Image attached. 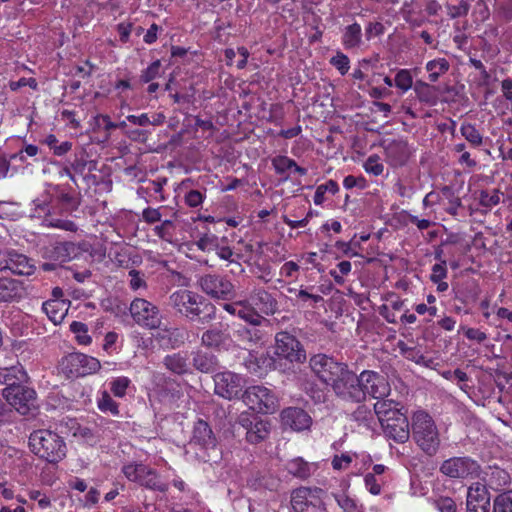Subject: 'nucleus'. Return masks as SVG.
Returning a JSON list of instances; mask_svg holds the SVG:
<instances>
[{
  "label": "nucleus",
  "instance_id": "1",
  "mask_svg": "<svg viewBox=\"0 0 512 512\" xmlns=\"http://www.w3.org/2000/svg\"><path fill=\"white\" fill-rule=\"evenodd\" d=\"M309 366L315 376L324 384L331 386L335 395L341 398L345 385L354 379V372L347 364L336 361L326 354L313 355Z\"/></svg>",
  "mask_w": 512,
  "mask_h": 512
},
{
  "label": "nucleus",
  "instance_id": "2",
  "mask_svg": "<svg viewBox=\"0 0 512 512\" xmlns=\"http://www.w3.org/2000/svg\"><path fill=\"white\" fill-rule=\"evenodd\" d=\"M390 393L387 380L380 374L370 370H364L360 375L354 373V379L347 383L341 395L342 400L354 403L365 401L370 395L374 399H383Z\"/></svg>",
  "mask_w": 512,
  "mask_h": 512
},
{
  "label": "nucleus",
  "instance_id": "3",
  "mask_svg": "<svg viewBox=\"0 0 512 512\" xmlns=\"http://www.w3.org/2000/svg\"><path fill=\"white\" fill-rule=\"evenodd\" d=\"M390 393L387 380L380 374L370 370H364L360 375L354 373V379L347 383L341 395L342 400L354 403L365 401L370 395L374 399H383Z\"/></svg>",
  "mask_w": 512,
  "mask_h": 512
},
{
  "label": "nucleus",
  "instance_id": "4",
  "mask_svg": "<svg viewBox=\"0 0 512 512\" xmlns=\"http://www.w3.org/2000/svg\"><path fill=\"white\" fill-rule=\"evenodd\" d=\"M169 305L181 316L208 324L216 319V307L199 294L182 289L173 292L169 297Z\"/></svg>",
  "mask_w": 512,
  "mask_h": 512
},
{
  "label": "nucleus",
  "instance_id": "5",
  "mask_svg": "<svg viewBox=\"0 0 512 512\" xmlns=\"http://www.w3.org/2000/svg\"><path fill=\"white\" fill-rule=\"evenodd\" d=\"M29 447L36 456L49 463H58L67 452L63 438L49 429L33 431L29 436Z\"/></svg>",
  "mask_w": 512,
  "mask_h": 512
},
{
  "label": "nucleus",
  "instance_id": "6",
  "mask_svg": "<svg viewBox=\"0 0 512 512\" xmlns=\"http://www.w3.org/2000/svg\"><path fill=\"white\" fill-rule=\"evenodd\" d=\"M189 445L195 450L198 460L204 463H216L221 459V449L210 425L199 419L195 422Z\"/></svg>",
  "mask_w": 512,
  "mask_h": 512
},
{
  "label": "nucleus",
  "instance_id": "7",
  "mask_svg": "<svg viewBox=\"0 0 512 512\" xmlns=\"http://www.w3.org/2000/svg\"><path fill=\"white\" fill-rule=\"evenodd\" d=\"M412 437L419 448L429 456L437 453L440 446L438 429L432 417L424 412L417 411L412 417Z\"/></svg>",
  "mask_w": 512,
  "mask_h": 512
},
{
  "label": "nucleus",
  "instance_id": "8",
  "mask_svg": "<svg viewBox=\"0 0 512 512\" xmlns=\"http://www.w3.org/2000/svg\"><path fill=\"white\" fill-rule=\"evenodd\" d=\"M243 402L253 411L272 414L278 408V398L267 387L256 385L248 387L242 394Z\"/></svg>",
  "mask_w": 512,
  "mask_h": 512
},
{
  "label": "nucleus",
  "instance_id": "9",
  "mask_svg": "<svg viewBox=\"0 0 512 512\" xmlns=\"http://www.w3.org/2000/svg\"><path fill=\"white\" fill-rule=\"evenodd\" d=\"M325 492L321 488L300 487L292 491L291 505L295 512H325Z\"/></svg>",
  "mask_w": 512,
  "mask_h": 512
},
{
  "label": "nucleus",
  "instance_id": "10",
  "mask_svg": "<svg viewBox=\"0 0 512 512\" xmlns=\"http://www.w3.org/2000/svg\"><path fill=\"white\" fill-rule=\"evenodd\" d=\"M61 367L69 377H82L99 371L101 364L92 356L75 352L62 359Z\"/></svg>",
  "mask_w": 512,
  "mask_h": 512
},
{
  "label": "nucleus",
  "instance_id": "11",
  "mask_svg": "<svg viewBox=\"0 0 512 512\" xmlns=\"http://www.w3.org/2000/svg\"><path fill=\"white\" fill-rule=\"evenodd\" d=\"M440 472L453 479H466L477 477L481 466L470 457H452L444 460L440 466Z\"/></svg>",
  "mask_w": 512,
  "mask_h": 512
},
{
  "label": "nucleus",
  "instance_id": "12",
  "mask_svg": "<svg viewBox=\"0 0 512 512\" xmlns=\"http://www.w3.org/2000/svg\"><path fill=\"white\" fill-rule=\"evenodd\" d=\"M133 320L148 329H158L161 326V314L158 307L143 298H135L130 304Z\"/></svg>",
  "mask_w": 512,
  "mask_h": 512
},
{
  "label": "nucleus",
  "instance_id": "13",
  "mask_svg": "<svg viewBox=\"0 0 512 512\" xmlns=\"http://www.w3.org/2000/svg\"><path fill=\"white\" fill-rule=\"evenodd\" d=\"M197 283L202 292L214 299L230 300L235 293L231 281L218 274L202 275Z\"/></svg>",
  "mask_w": 512,
  "mask_h": 512
},
{
  "label": "nucleus",
  "instance_id": "14",
  "mask_svg": "<svg viewBox=\"0 0 512 512\" xmlns=\"http://www.w3.org/2000/svg\"><path fill=\"white\" fill-rule=\"evenodd\" d=\"M275 354L290 362L303 363L306 352L298 339L286 331L278 332L275 336Z\"/></svg>",
  "mask_w": 512,
  "mask_h": 512
},
{
  "label": "nucleus",
  "instance_id": "15",
  "mask_svg": "<svg viewBox=\"0 0 512 512\" xmlns=\"http://www.w3.org/2000/svg\"><path fill=\"white\" fill-rule=\"evenodd\" d=\"M3 396L20 414L26 415L36 407V392L24 385L4 388Z\"/></svg>",
  "mask_w": 512,
  "mask_h": 512
},
{
  "label": "nucleus",
  "instance_id": "16",
  "mask_svg": "<svg viewBox=\"0 0 512 512\" xmlns=\"http://www.w3.org/2000/svg\"><path fill=\"white\" fill-rule=\"evenodd\" d=\"M214 385L215 394L232 400L241 395L245 380L239 374L227 371L214 376Z\"/></svg>",
  "mask_w": 512,
  "mask_h": 512
},
{
  "label": "nucleus",
  "instance_id": "17",
  "mask_svg": "<svg viewBox=\"0 0 512 512\" xmlns=\"http://www.w3.org/2000/svg\"><path fill=\"white\" fill-rule=\"evenodd\" d=\"M0 260L3 262V270H10L17 275H31L35 269L31 259L13 249L0 250Z\"/></svg>",
  "mask_w": 512,
  "mask_h": 512
},
{
  "label": "nucleus",
  "instance_id": "18",
  "mask_svg": "<svg viewBox=\"0 0 512 512\" xmlns=\"http://www.w3.org/2000/svg\"><path fill=\"white\" fill-rule=\"evenodd\" d=\"M239 423L246 429V440L251 444H258L265 440L270 434V424L257 416L252 419L241 415Z\"/></svg>",
  "mask_w": 512,
  "mask_h": 512
},
{
  "label": "nucleus",
  "instance_id": "19",
  "mask_svg": "<svg viewBox=\"0 0 512 512\" xmlns=\"http://www.w3.org/2000/svg\"><path fill=\"white\" fill-rule=\"evenodd\" d=\"M384 434L397 443H405L410 437L409 421L404 413H400L388 422L381 423Z\"/></svg>",
  "mask_w": 512,
  "mask_h": 512
},
{
  "label": "nucleus",
  "instance_id": "20",
  "mask_svg": "<svg viewBox=\"0 0 512 512\" xmlns=\"http://www.w3.org/2000/svg\"><path fill=\"white\" fill-rule=\"evenodd\" d=\"M281 421L284 426L290 427L294 431H304L310 429L312 425L311 416L302 408L288 407L281 412Z\"/></svg>",
  "mask_w": 512,
  "mask_h": 512
},
{
  "label": "nucleus",
  "instance_id": "21",
  "mask_svg": "<svg viewBox=\"0 0 512 512\" xmlns=\"http://www.w3.org/2000/svg\"><path fill=\"white\" fill-rule=\"evenodd\" d=\"M387 162L393 167H400L407 163L411 150L406 140L394 139L384 146Z\"/></svg>",
  "mask_w": 512,
  "mask_h": 512
},
{
  "label": "nucleus",
  "instance_id": "22",
  "mask_svg": "<svg viewBox=\"0 0 512 512\" xmlns=\"http://www.w3.org/2000/svg\"><path fill=\"white\" fill-rule=\"evenodd\" d=\"M466 512H489L490 497L485 486L477 484L470 487L467 493Z\"/></svg>",
  "mask_w": 512,
  "mask_h": 512
},
{
  "label": "nucleus",
  "instance_id": "23",
  "mask_svg": "<svg viewBox=\"0 0 512 512\" xmlns=\"http://www.w3.org/2000/svg\"><path fill=\"white\" fill-rule=\"evenodd\" d=\"M77 248L73 242H59L45 248L44 257L59 265L70 261L76 254Z\"/></svg>",
  "mask_w": 512,
  "mask_h": 512
},
{
  "label": "nucleus",
  "instance_id": "24",
  "mask_svg": "<svg viewBox=\"0 0 512 512\" xmlns=\"http://www.w3.org/2000/svg\"><path fill=\"white\" fill-rule=\"evenodd\" d=\"M252 304L263 314L273 315L278 310L277 300L266 290L256 289L250 296Z\"/></svg>",
  "mask_w": 512,
  "mask_h": 512
},
{
  "label": "nucleus",
  "instance_id": "25",
  "mask_svg": "<svg viewBox=\"0 0 512 512\" xmlns=\"http://www.w3.org/2000/svg\"><path fill=\"white\" fill-rule=\"evenodd\" d=\"M22 283L9 277H0V302H13L22 298Z\"/></svg>",
  "mask_w": 512,
  "mask_h": 512
},
{
  "label": "nucleus",
  "instance_id": "26",
  "mask_svg": "<svg viewBox=\"0 0 512 512\" xmlns=\"http://www.w3.org/2000/svg\"><path fill=\"white\" fill-rule=\"evenodd\" d=\"M187 353L176 352L166 355L163 365L167 370L176 375H184L190 371Z\"/></svg>",
  "mask_w": 512,
  "mask_h": 512
},
{
  "label": "nucleus",
  "instance_id": "27",
  "mask_svg": "<svg viewBox=\"0 0 512 512\" xmlns=\"http://www.w3.org/2000/svg\"><path fill=\"white\" fill-rule=\"evenodd\" d=\"M27 379V374L21 365L0 368V383L6 388H13L21 385Z\"/></svg>",
  "mask_w": 512,
  "mask_h": 512
},
{
  "label": "nucleus",
  "instance_id": "28",
  "mask_svg": "<svg viewBox=\"0 0 512 512\" xmlns=\"http://www.w3.org/2000/svg\"><path fill=\"white\" fill-rule=\"evenodd\" d=\"M192 364L193 367L202 373L214 372L218 366V361L215 355L197 350L193 352Z\"/></svg>",
  "mask_w": 512,
  "mask_h": 512
},
{
  "label": "nucleus",
  "instance_id": "29",
  "mask_svg": "<svg viewBox=\"0 0 512 512\" xmlns=\"http://www.w3.org/2000/svg\"><path fill=\"white\" fill-rule=\"evenodd\" d=\"M138 483L147 489L163 493L168 491L169 488L167 483L161 481L157 471L146 465Z\"/></svg>",
  "mask_w": 512,
  "mask_h": 512
},
{
  "label": "nucleus",
  "instance_id": "30",
  "mask_svg": "<svg viewBox=\"0 0 512 512\" xmlns=\"http://www.w3.org/2000/svg\"><path fill=\"white\" fill-rule=\"evenodd\" d=\"M286 468L291 475L300 479H307L316 470L314 464L308 463L300 457L288 461Z\"/></svg>",
  "mask_w": 512,
  "mask_h": 512
},
{
  "label": "nucleus",
  "instance_id": "31",
  "mask_svg": "<svg viewBox=\"0 0 512 512\" xmlns=\"http://www.w3.org/2000/svg\"><path fill=\"white\" fill-rule=\"evenodd\" d=\"M228 339V335L221 326H214L206 330L201 337V344L208 348H218Z\"/></svg>",
  "mask_w": 512,
  "mask_h": 512
},
{
  "label": "nucleus",
  "instance_id": "32",
  "mask_svg": "<svg viewBox=\"0 0 512 512\" xmlns=\"http://www.w3.org/2000/svg\"><path fill=\"white\" fill-rule=\"evenodd\" d=\"M374 404V412L381 423L388 422L389 419L401 413V409L397 408L391 400L377 399Z\"/></svg>",
  "mask_w": 512,
  "mask_h": 512
},
{
  "label": "nucleus",
  "instance_id": "33",
  "mask_svg": "<svg viewBox=\"0 0 512 512\" xmlns=\"http://www.w3.org/2000/svg\"><path fill=\"white\" fill-rule=\"evenodd\" d=\"M362 30L358 23H353L345 28L342 43L346 49L359 47L361 44Z\"/></svg>",
  "mask_w": 512,
  "mask_h": 512
},
{
  "label": "nucleus",
  "instance_id": "34",
  "mask_svg": "<svg viewBox=\"0 0 512 512\" xmlns=\"http://www.w3.org/2000/svg\"><path fill=\"white\" fill-rule=\"evenodd\" d=\"M42 309L54 324L61 323L64 319L65 309L63 302L49 300L43 303Z\"/></svg>",
  "mask_w": 512,
  "mask_h": 512
},
{
  "label": "nucleus",
  "instance_id": "35",
  "mask_svg": "<svg viewBox=\"0 0 512 512\" xmlns=\"http://www.w3.org/2000/svg\"><path fill=\"white\" fill-rule=\"evenodd\" d=\"M236 336L242 344L251 345L257 344L262 340L263 332L257 326L251 328L241 327L236 331Z\"/></svg>",
  "mask_w": 512,
  "mask_h": 512
},
{
  "label": "nucleus",
  "instance_id": "36",
  "mask_svg": "<svg viewBox=\"0 0 512 512\" xmlns=\"http://www.w3.org/2000/svg\"><path fill=\"white\" fill-rule=\"evenodd\" d=\"M436 87L429 85L423 81H416L414 84V92L420 102L433 104L436 101Z\"/></svg>",
  "mask_w": 512,
  "mask_h": 512
},
{
  "label": "nucleus",
  "instance_id": "37",
  "mask_svg": "<svg viewBox=\"0 0 512 512\" xmlns=\"http://www.w3.org/2000/svg\"><path fill=\"white\" fill-rule=\"evenodd\" d=\"M237 316L252 326H259L265 321V318L256 311L255 307L247 306L244 302H241L237 310Z\"/></svg>",
  "mask_w": 512,
  "mask_h": 512
},
{
  "label": "nucleus",
  "instance_id": "38",
  "mask_svg": "<svg viewBox=\"0 0 512 512\" xmlns=\"http://www.w3.org/2000/svg\"><path fill=\"white\" fill-rule=\"evenodd\" d=\"M449 62L445 58H439L429 61L426 64V70L430 72L429 80L436 82L440 75L446 73L449 70Z\"/></svg>",
  "mask_w": 512,
  "mask_h": 512
},
{
  "label": "nucleus",
  "instance_id": "39",
  "mask_svg": "<svg viewBox=\"0 0 512 512\" xmlns=\"http://www.w3.org/2000/svg\"><path fill=\"white\" fill-rule=\"evenodd\" d=\"M460 132L471 145L479 147L483 144V137L474 125L463 123Z\"/></svg>",
  "mask_w": 512,
  "mask_h": 512
},
{
  "label": "nucleus",
  "instance_id": "40",
  "mask_svg": "<svg viewBox=\"0 0 512 512\" xmlns=\"http://www.w3.org/2000/svg\"><path fill=\"white\" fill-rule=\"evenodd\" d=\"M493 512H512V490L505 491L495 497Z\"/></svg>",
  "mask_w": 512,
  "mask_h": 512
},
{
  "label": "nucleus",
  "instance_id": "41",
  "mask_svg": "<svg viewBox=\"0 0 512 512\" xmlns=\"http://www.w3.org/2000/svg\"><path fill=\"white\" fill-rule=\"evenodd\" d=\"M397 347L399 348L401 354L406 357L408 360L415 362L416 364L424 363L425 357L416 347L408 346L404 341H398Z\"/></svg>",
  "mask_w": 512,
  "mask_h": 512
},
{
  "label": "nucleus",
  "instance_id": "42",
  "mask_svg": "<svg viewBox=\"0 0 512 512\" xmlns=\"http://www.w3.org/2000/svg\"><path fill=\"white\" fill-rule=\"evenodd\" d=\"M70 330L75 334L76 340L80 345L90 344L91 337L88 335V327L86 324L73 321L70 324Z\"/></svg>",
  "mask_w": 512,
  "mask_h": 512
},
{
  "label": "nucleus",
  "instance_id": "43",
  "mask_svg": "<svg viewBox=\"0 0 512 512\" xmlns=\"http://www.w3.org/2000/svg\"><path fill=\"white\" fill-rule=\"evenodd\" d=\"M45 143L53 150V153L57 156H62L68 153L72 148V143L69 141L58 144V140L55 135L50 134L46 137Z\"/></svg>",
  "mask_w": 512,
  "mask_h": 512
},
{
  "label": "nucleus",
  "instance_id": "44",
  "mask_svg": "<svg viewBox=\"0 0 512 512\" xmlns=\"http://www.w3.org/2000/svg\"><path fill=\"white\" fill-rule=\"evenodd\" d=\"M145 470V465L142 463H129L123 466L122 472L125 477L132 482H139L143 471Z\"/></svg>",
  "mask_w": 512,
  "mask_h": 512
},
{
  "label": "nucleus",
  "instance_id": "45",
  "mask_svg": "<svg viewBox=\"0 0 512 512\" xmlns=\"http://www.w3.org/2000/svg\"><path fill=\"white\" fill-rule=\"evenodd\" d=\"M219 239L215 234L205 233L196 242L197 247L204 251L210 252L218 248Z\"/></svg>",
  "mask_w": 512,
  "mask_h": 512
},
{
  "label": "nucleus",
  "instance_id": "46",
  "mask_svg": "<svg viewBox=\"0 0 512 512\" xmlns=\"http://www.w3.org/2000/svg\"><path fill=\"white\" fill-rule=\"evenodd\" d=\"M98 408L104 413H111L114 416L119 414L118 404L112 399L108 392L104 391L98 401Z\"/></svg>",
  "mask_w": 512,
  "mask_h": 512
},
{
  "label": "nucleus",
  "instance_id": "47",
  "mask_svg": "<svg viewBox=\"0 0 512 512\" xmlns=\"http://www.w3.org/2000/svg\"><path fill=\"white\" fill-rule=\"evenodd\" d=\"M501 192L498 189H494L490 194L486 190L480 191L479 203L485 208H492L499 204Z\"/></svg>",
  "mask_w": 512,
  "mask_h": 512
},
{
  "label": "nucleus",
  "instance_id": "48",
  "mask_svg": "<svg viewBox=\"0 0 512 512\" xmlns=\"http://www.w3.org/2000/svg\"><path fill=\"white\" fill-rule=\"evenodd\" d=\"M179 337H181V332L178 328H165L162 329L157 335V339H167L172 347H178L180 346V344L183 343V341L180 340Z\"/></svg>",
  "mask_w": 512,
  "mask_h": 512
},
{
  "label": "nucleus",
  "instance_id": "49",
  "mask_svg": "<svg viewBox=\"0 0 512 512\" xmlns=\"http://www.w3.org/2000/svg\"><path fill=\"white\" fill-rule=\"evenodd\" d=\"M272 165L277 174H284L286 171L293 169L296 162L287 156L279 155L273 158Z\"/></svg>",
  "mask_w": 512,
  "mask_h": 512
},
{
  "label": "nucleus",
  "instance_id": "50",
  "mask_svg": "<svg viewBox=\"0 0 512 512\" xmlns=\"http://www.w3.org/2000/svg\"><path fill=\"white\" fill-rule=\"evenodd\" d=\"M395 86L402 91L409 90L413 85V79L411 73L407 69H401L395 76Z\"/></svg>",
  "mask_w": 512,
  "mask_h": 512
},
{
  "label": "nucleus",
  "instance_id": "51",
  "mask_svg": "<svg viewBox=\"0 0 512 512\" xmlns=\"http://www.w3.org/2000/svg\"><path fill=\"white\" fill-rule=\"evenodd\" d=\"M128 276L130 278L129 286L132 290L137 291L139 289L147 288V283L143 272L136 269H131L128 272Z\"/></svg>",
  "mask_w": 512,
  "mask_h": 512
},
{
  "label": "nucleus",
  "instance_id": "52",
  "mask_svg": "<svg viewBox=\"0 0 512 512\" xmlns=\"http://www.w3.org/2000/svg\"><path fill=\"white\" fill-rule=\"evenodd\" d=\"M447 14L451 19L466 16L470 10V4L467 0H460L458 5L446 6Z\"/></svg>",
  "mask_w": 512,
  "mask_h": 512
},
{
  "label": "nucleus",
  "instance_id": "53",
  "mask_svg": "<svg viewBox=\"0 0 512 512\" xmlns=\"http://www.w3.org/2000/svg\"><path fill=\"white\" fill-rule=\"evenodd\" d=\"M330 63L340 72L341 75H345L350 68V60L348 56L342 52H337L336 55L330 59Z\"/></svg>",
  "mask_w": 512,
  "mask_h": 512
},
{
  "label": "nucleus",
  "instance_id": "54",
  "mask_svg": "<svg viewBox=\"0 0 512 512\" xmlns=\"http://www.w3.org/2000/svg\"><path fill=\"white\" fill-rule=\"evenodd\" d=\"M130 385V380L127 377H118L111 382V392L116 397H123L126 394V390Z\"/></svg>",
  "mask_w": 512,
  "mask_h": 512
},
{
  "label": "nucleus",
  "instance_id": "55",
  "mask_svg": "<svg viewBox=\"0 0 512 512\" xmlns=\"http://www.w3.org/2000/svg\"><path fill=\"white\" fill-rule=\"evenodd\" d=\"M364 482L371 494L379 495L381 493V486L384 483L382 478L376 477L375 474L367 473L364 477Z\"/></svg>",
  "mask_w": 512,
  "mask_h": 512
},
{
  "label": "nucleus",
  "instance_id": "56",
  "mask_svg": "<svg viewBox=\"0 0 512 512\" xmlns=\"http://www.w3.org/2000/svg\"><path fill=\"white\" fill-rule=\"evenodd\" d=\"M364 168L367 173L375 176L381 175L384 170L383 164L379 162V157L376 155H372L366 160Z\"/></svg>",
  "mask_w": 512,
  "mask_h": 512
},
{
  "label": "nucleus",
  "instance_id": "57",
  "mask_svg": "<svg viewBox=\"0 0 512 512\" xmlns=\"http://www.w3.org/2000/svg\"><path fill=\"white\" fill-rule=\"evenodd\" d=\"M434 504L440 512H457V505L450 497H440Z\"/></svg>",
  "mask_w": 512,
  "mask_h": 512
},
{
  "label": "nucleus",
  "instance_id": "58",
  "mask_svg": "<svg viewBox=\"0 0 512 512\" xmlns=\"http://www.w3.org/2000/svg\"><path fill=\"white\" fill-rule=\"evenodd\" d=\"M161 67L160 60H156L151 63L141 74V80L144 83H148L155 79L159 74V69Z\"/></svg>",
  "mask_w": 512,
  "mask_h": 512
},
{
  "label": "nucleus",
  "instance_id": "59",
  "mask_svg": "<svg viewBox=\"0 0 512 512\" xmlns=\"http://www.w3.org/2000/svg\"><path fill=\"white\" fill-rule=\"evenodd\" d=\"M74 435L81 437L91 445L97 443L98 441V436L94 433V431L91 428L86 426H79L76 429Z\"/></svg>",
  "mask_w": 512,
  "mask_h": 512
},
{
  "label": "nucleus",
  "instance_id": "60",
  "mask_svg": "<svg viewBox=\"0 0 512 512\" xmlns=\"http://www.w3.org/2000/svg\"><path fill=\"white\" fill-rule=\"evenodd\" d=\"M47 225L49 227L59 228L70 232H76L78 229L77 225L73 221L64 219H52Z\"/></svg>",
  "mask_w": 512,
  "mask_h": 512
},
{
  "label": "nucleus",
  "instance_id": "61",
  "mask_svg": "<svg viewBox=\"0 0 512 512\" xmlns=\"http://www.w3.org/2000/svg\"><path fill=\"white\" fill-rule=\"evenodd\" d=\"M352 417L355 421L359 423H365L369 421V419L373 418L371 411L366 406H359L353 413Z\"/></svg>",
  "mask_w": 512,
  "mask_h": 512
},
{
  "label": "nucleus",
  "instance_id": "62",
  "mask_svg": "<svg viewBox=\"0 0 512 512\" xmlns=\"http://www.w3.org/2000/svg\"><path fill=\"white\" fill-rule=\"evenodd\" d=\"M446 261L443 260L440 264H435L432 267V274L430 279L434 283H438L447 276V270L445 268Z\"/></svg>",
  "mask_w": 512,
  "mask_h": 512
},
{
  "label": "nucleus",
  "instance_id": "63",
  "mask_svg": "<svg viewBox=\"0 0 512 512\" xmlns=\"http://www.w3.org/2000/svg\"><path fill=\"white\" fill-rule=\"evenodd\" d=\"M203 194L198 190H190L185 195V202L189 207L196 208L203 202Z\"/></svg>",
  "mask_w": 512,
  "mask_h": 512
},
{
  "label": "nucleus",
  "instance_id": "64",
  "mask_svg": "<svg viewBox=\"0 0 512 512\" xmlns=\"http://www.w3.org/2000/svg\"><path fill=\"white\" fill-rule=\"evenodd\" d=\"M352 462V457L348 454L335 455L332 459V467L335 470L346 469Z\"/></svg>",
  "mask_w": 512,
  "mask_h": 512
}]
</instances>
